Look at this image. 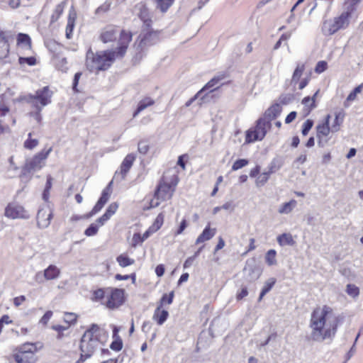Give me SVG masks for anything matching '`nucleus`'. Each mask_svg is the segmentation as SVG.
Wrapping results in <instances>:
<instances>
[{
	"label": "nucleus",
	"mask_w": 363,
	"mask_h": 363,
	"mask_svg": "<svg viewBox=\"0 0 363 363\" xmlns=\"http://www.w3.org/2000/svg\"><path fill=\"white\" fill-rule=\"evenodd\" d=\"M332 309L324 306L322 309L317 308L311 314L310 338L315 342H323L325 339H333L337 329L338 319L335 318L329 328H325L326 318Z\"/></svg>",
	"instance_id": "1"
},
{
	"label": "nucleus",
	"mask_w": 363,
	"mask_h": 363,
	"mask_svg": "<svg viewBox=\"0 0 363 363\" xmlns=\"http://www.w3.org/2000/svg\"><path fill=\"white\" fill-rule=\"evenodd\" d=\"M52 94L49 86H45L42 89H38L33 94L21 95L14 99V101L18 103L25 101L30 104L34 111L29 112L28 115L33 118L38 123L40 124L43 120L41 111L43 107L51 103Z\"/></svg>",
	"instance_id": "2"
},
{
	"label": "nucleus",
	"mask_w": 363,
	"mask_h": 363,
	"mask_svg": "<svg viewBox=\"0 0 363 363\" xmlns=\"http://www.w3.org/2000/svg\"><path fill=\"white\" fill-rule=\"evenodd\" d=\"M116 57V51L108 50L95 53L89 48L86 52L85 65L91 72L105 71L111 66Z\"/></svg>",
	"instance_id": "3"
},
{
	"label": "nucleus",
	"mask_w": 363,
	"mask_h": 363,
	"mask_svg": "<svg viewBox=\"0 0 363 363\" xmlns=\"http://www.w3.org/2000/svg\"><path fill=\"white\" fill-rule=\"evenodd\" d=\"M160 31H155L150 28H143L134 45L137 51L136 58L141 59L143 52L160 41Z\"/></svg>",
	"instance_id": "4"
},
{
	"label": "nucleus",
	"mask_w": 363,
	"mask_h": 363,
	"mask_svg": "<svg viewBox=\"0 0 363 363\" xmlns=\"http://www.w3.org/2000/svg\"><path fill=\"white\" fill-rule=\"evenodd\" d=\"M271 128L272 123L266 121L264 118L260 117L256 121L255 127L246 131L245 142L250 143L257 140H262Z\"/></svg>",
	"instance_id": "5"
},
{
	"label": "nucleus",
	"mask_w": 363,
	"mask_h": 363,
	"mask_svg": "<svg viewBox=\"0 0 363 363\" xmlns=\"http://www.w3.org/2000/svg\"><path fill=\"white\" fill-rule=\"evenodd\" d=\"M111 291L110 296L106 302V307L109 309H115L122 306L125 302V290L118 288H107Z\"/></svg>",
	"instance_id": "6"
},
{
	"label": "nucleus",
	"mask_w": 363,
	"mask_h": 363,
	"mask_svg": "<svg viewBox=\"0 0 363 363\" xmlns=\"http://www.w3.org/2000/svg\"><path fill=\"white\" fill-rule=\"evenodd\" d=\"M100 342L99 335H96L95 337L83 335L80 340L79 350L82 353L90 354L92 356L95 350L99 347Z\"/></svg>",
	"instance_id": "7"
},
{
	"label": "nucleus",
	"mask_w": 363,
	"mask_h": 363,
	"mask_svg": "<svg viewBox=\"0 0 363 363\" xmlns=\"http://www.w3.org/2000/svg\"><path fill=\"white\" fill-rule=\"evenodd\" d=\"M53 213L52 209L48 206H45L38 209L36 220L37 225L40 228H46L49 226Z\"/></svg>",
	"instance_id": "8"
},
{
	"label": "nucleus",
	"mask_w": 363,
	"mask_h": 363,
	"mask_svg": "<svg viewBox=\"0 0 363 363\" xmlns=\"http://www.w3.org/2000/svg\"><path fill=\"white\" fill-rule=\"evenodd\" d=\"M135 160V156L134 154H128L124 158L123 161L121 164L120 172H116L113 177V179H116L118 182H121L125 179L127 173L129 172L130 169L133 164V162Z\"/></svg>",
	"instance_id": "9"
},
{
	"label": "nucleus",
	"mask_w": 363,
	"mask_h": 363,
	"mask_svg": "<svg viewBox=\"0 0 363 363\" xmlns=\"http://www.w3.org/2000/svg\"><path fill=\"white\" fill-rule=\"evenodd\" d=\"M132 33L129 31L122 30L118 40V47L114 50L116 56L122 57L126 52L130 42L132 40Z\"/></svg>",
	"instance_id": "10"
},
{
	"label": "nucleus",
	"mask_w": 363,
	"mask_h": 363,
	"mask_svg": "<svg viewBox=\"0 0 363 363\" xmlns=\"http://www.w3.org/2000/svg\"><path fill=\"white\" fill-rule=\"evenodd\" d=\"M135 10L138 11V16L143 22V28H150L152 26V19L146 5L143 3H139L135 6Z\"/></svg>",
	"instance_id": "11"
},
{
	"label": "nucleus",
	"mask_w": 363,
	"mask_h": 363,
	"mask_svg": "<svg viewBox=\"0 0 363 363\" xmlns=\"http://www.w3.org/2000/svg\"><path fill=\"white\" fill-rule=\"evenodd\" d=\"M167 298V294L162 295L160 305L155 310L152 319L157 322L159 325H162L167 319L169 316V312L167 310H161L164 301Z\"/></svg>",
	"instance_id": "12"
},
{
	"label": "nucleus",
	"mask_w": 363,
	"mask_h": 363,
	"mask_svg": "<svg viewBox=\"0 0 363 363\" xmlns=\"http://www.w3.org/2000/svg\"><path fill=\"white\" fill-rule=\"evenodd\" d=\"M174 191V189L172 187L170 184L164 183L158 185L155 191V195L158 198L166 200L172 198Z\"/></svg>",
	"instance_id": "13"
},
{
	"label": "nucleus",
	"mask_w": 363,
	"mask_h": 363,
	"mask_svg": "<svg viewBox=\"0 0 363 363\" xmlns=\"http://www.w3.org/2000/svg\"><path fill=\"white\" fill-rule=\"evenodd\" d=\"M282 111V107L280 106L279 104L275 103L272 104L271 106H269L264 112L263 116H262V118H264L266 121H269V123L272 122V121L276 119L277 117L279 116Z\"/></svg>",
	"instance_id": "14"
},
{
	"label": "nucleus",
	"mask_w": 363,
	"mask_h": 363,
	"mask_svg": "<svg viewBox=\"0 0 363 363\" xmlns=\"http://www.w3.org/2000/svg\"><path fill=\"white\" fill-rule=\"evenodd\" d=\"M119 30L114 26H107L104 28L100 35V39L104 43L115 40L118 36Z\"/></svg>",
	"instance_id": "15"
},
{
	"label": "nucleus",
	"mask_w": 363,
	"mask_h": 363,
	"mask_svg": "<svg viewBox=\"0 0 363 363\" xmlns=\"http://www.w3.org/2000/svg\"><path fill=\"white\" fill-rule=\"evenodd\" d=\"M360 0H346L344 4V11L342 13L350 19L356 16V11Z\"/></svg>",
	"instance_id": "16"
},
{
	"label": "nucleus",
	"mask_w": 363,
	"mask_h": 363,
	"mask_svg": "<svg viewBox=\"0 0 363 363\" xmlns=\"http://www.w3.org/2000/svg\"><path fill=\"white\" fill-rule=\"evenodd\" d=\"M14 359L17 363H35L36 357L33 352L18 351L14 354Z\"/></svg>",
	"instance_id": "17"
},
{
	"label": "nucleus",
	"mask_w": 363,
	"mask_h": 363,
	"mask_svg": "<svg viewBox=\"0 0 363 363\" xmlns=\"http://www.w3.org/2000/svg\"><path fill=\"white\" fill-rule=\"evenodd\" d=\"M23 208L18 205L9 204L5 209L6 216L11 218L23 217Z\"/></svg>",
	"instance_id": "18"
},
{
	"label": "nucleus",
	"mask_w": 363,
	"mask_h": 363,
	"mask_svg": "<svg viewBox=\"0 0 363 363\" xmlns=\"http://www.w3.org/2000/svg\"><path fill=\"white\" fill-rule=\"evenodd\" d=\"M216 229L210 228V225L208 224L203 230V232L199 235L196 240V244H200L205 241L211 240L216 234Z\"/></svg>",
	"instance_id": "19"
},
{
	"label": "nucleus",
	"mask_w": 363,
	"mask_h": 363,
	"mask_svg": "<svg viewBox=\"0 0 363 363\" xmlns=\"http://www.w3.org/2000/svg\"><path fill=\"white\" fill-rule=\"evenodd\" d=\"M336 25L335 21H325L322 26V31L325 35H331L340 30V28Z\"/></svg>",
	"instance_id": "20"
},
{
	"label": "nucleus",
	"mask_w": 363,
	"mask_h": 363,
	"mask_svg": "<svg viewBox=\"0 0 363 363\" xmlns=\"http://www.w3.org/2000/svg\"><path fill=\"white\" fill-rule=\"evenodd\" d=\"M60 274V269L54 264H50L44 270V277L46 280L57 279Z\"/></svg>",
	"instance_id": "21"
},
{
	"label": "nucleus",
	"mask_w": 363,
	"mask_h": 363,
	"mask_svg": "<svg viewBox=\"0 0 363 363\" xmlns=\"http://www.w3.org/2000/svg\"><path fill=\"white\" fill-rule=\"evenodd\" d=\"M243 271L245 273H247L250 277V281H255L257 279L261 273L257 267H256L254 264H251L249 262H247L246 266L245 267Z\"/></svg>",
	"instance_id": "22"
},
{
	"label": "nucleus",
	"mask_w": 363,
	"mask_h": 363,
	"mask_svg": "<svg viewBox=\"0 0 363 363\" xmlns=\"http://www.w3.org/2000/svg\"><path fill=\"white\" fill-rule=\"evenodd\" d=\"M41 162L38 157L35 156L33 157L30 160H28L26 162L23 171L26 172H30L32 171H35L36 169H39L41 168Z\"/></svg>",
	"instance_id": "23"
},
{
	"label": "nucleus",
	"mask_w": 363,
	"mask_h": 363,
	"mask_svg": "<svg viewBox=\"0 0 363 363\" xmlns=\"http://www.w3.org/2000/svg\"><path fill=\"white\" fill-rule=\"evenodd\" d=\"M155 104L153 99L150 97H146L139 101L136 110L133 113V117H136L144 109Z\"/></svg>",
	"instance_id": "24"
},
{
	"label": "nucleus",
	"mask_w": 363,
	"mask_h": 363,
	"mask_svg": "<svg viewBox=\"0 0 363 363\" xmlns=\"http://www.w3.org/2000/svg\"><path fill=\"white\" fill-rule=\"evenodd\" d=\"M228 77V74L225 72L218 73L214 77H213L203 87L204 90L213 88L220 81L225 79Z\"/></svg>",
	"instance_id": "25"
},
{
	"label": "nucleus",
	"mask_w": 363,
	"mask_h": 363,
	"mask_svg": "<svg viewBox=\"0 0 363 363\" xmlns=\"http://www.w3.org/2000/svg\"><path fill=\"white\" fill-rule=\"evenodd\" d=\"M284 164V160L281 157H274L268 167V172L270 174L278 171Z\"/></svg>",
	"instance_id": "26"
},
{
	"label": "nucleus",
	"mask_w": 363,
	"mask_h": 363,
	"mask_svg": "<svg viewBox=\"0 0 363 363\" xmlns=\"http://www.w3.org/2000/svg\"><path fill=\"white\" fill-rule=\"evenodd\" d=\"M277 242L281 246H293L295 241L290 233H283L277 237Z\"/></svg>",
	"instance_id": "27"
},
{
	"label": "nucleus",
	"mask_w": 363,
	"mask_h": 363,
	"mask_svg": "<svg viewBox=\"0 0 363 363\" xmlns=\"http://www.w3.org/2000/svg\"><path fill=\"white\" fill-rule=\"evenodd\" d=\"M108 201V194L106 193V191H105L104 192L101 193V195L99 199L98 200L97 203L92 208V210H91L92 213L96 214L98 212H99L102 209L104 206L107 203Z\"/></svg>",
	"instance_id": "28"
},
{
	"label": "nucleus",
	"mask_w": 363,
	"mask_h": 363,
	"mask_svg": "<svg viewBox=\"0 0 363 363\" xmlns=\"http://www.w3.org/2000/svg\"><path fill=\"white\" fill-rule=\"evenodd\" d=\"M102 333H105V331L101 330L97 324L93 323L83 335L91 337H95L96 335H99V337L100 338Z\"/></svg>",
	"instance_id": "29"
},
{
	"label": "nucleus",
	"mask_w": 363,
	"mask_h": 363,
	"mask_svg": "<svg viewBox=\"0 0 363 363\" xmlns=\"http://www.w3.org/2000/svg\"><path fill=\"white\" fill-rule=\"evenodd\" d=\"M277 280L275 278H269V279H267L265 283H264V285L263 286V288L262 289V291L259 294V298L258 300L259 301H261L262 299V298L268 293L271 291V289H272V287L274 286V285L275 284Z\"/></svg>",
	"instance_id": "30"
},
{
	"label": "nucleus",
	"mask_w": 363,
	"mask_h": 363,
	"mask_svg": "<svg viewBox=\"0 0 363 363\" xmlns=\"http://www.w3.org/2000/svg\"><path fill=\"white\" fill-rule=\"evenodd\" d=\"M345 117L343 111H337L335 113V120L331 126L332 132H337L340 130V126L342 123Z\"/></svg>",
	"instance_id": "31"
},
{
	"label": "nucleus",
	"mask_w": 363,
	"mask_h": 363,
	"mask_svg": "<svg viewBox=\"0 0 363 363\" xmlns=\"http://www.w3.org/2000/svg\"><path fill=\"white\" fill-rule=\"evenodd\" d=\"M17 43L18 45H24L26 49L31 48V39L28 34L18 33L17 36Z\"/></svg>",
	"instance_id": "32"
},
{
	"label": "nucleus",
	"mask_w": 363,
	"mask_h": 363,
	"mask_svg": "<svg viewBox=\"0 0 363 363\" xmlns=\"http://www.w3.org/2000/svg\"><path fill=\"white\" fill-rule=\"evenodd\" d=\"M116 261L121 267H126L135 263L133 259L130 258L126 255L121 254L116 257Z\"/></svg>",
	"instance_id": "33"
},
{
	"label": "nucleus",
	"mask_w": 363,
	"mask_h": 363,
	"mask_svg": "<svg viewBox=\"0 0 363 363\" xmlns=\"http://www.w3.org/2000/svg\"><path fill=\"white\" fill-rule=\"evenodd\" d=\"M65 3L61 2L55 6V9L50 18V23L56 22L63 13Z\"/></svg>",
	"instance_id": "34"
},
{
	"label": "nucleus",
	"mask_w": 363,
	"mask_h": 363,
	"mask_svg": "<svg viewBox=\"0 0 363 363\" xmlns=\"http://www.w3.org/2000/svg\"><path fill=\"white\" fill-rule=\"evenodd\" d=\"M296 205V201L294 199L291 200L289 202L283 203L279 208V213L288 214L293 210L294 207Z\"/></svg>",
	"instance_id": "35"
},
{
	"label": "nucleus",
	"mask_w": 363,
	"mask_h": 363,
	"mask_svg": "<svg viewBox=\"0 0 363 363\" xmlns=\"http://www.w3.org/2000/svg\"><path fill=\"white\" fill-rule=\"evenodd\" d=\"M10 38L0 40V59L6 58L9 53V40Z\"/></svg>",
	"instance_id": "36"
},
{
	"label": "nucleus",
	"mask_w": 363,
	"mask_h": 363,
	"mask_svg": "<svg viewBox=\"0 0 363 363\" xmlns=\"http://www.w3.org/2000/svg\"><path fill=\"white\" fill-rule=\"evenodd\" d=\"M174 0H156V7L162 13L166 12L173 4Z\"/></svg>",
	"instance_id": "37"
},
{
	"label": "nucleus",
	"mask_w": 363,
	"mask_h": 363,
	"mask_svg": "<svg viewBox=\"0 0 363 363\" xmlns=\"http://www.w3.org/2000/svg\"><path fill=\"white\" fill-rule=\"evenodd\" d=\"M334 20L335 21L336 25L338 26L337 27L340 28V29H342L347 27L350 19L342 13L340 16L335 18Z\"/></svg>",
	"instance_id": "38"
},
{
	"label": "nucleus",
	"mask_w": 363,
	"mask_h": 363,
	"mask_svg": "<svg viewBox=\"0 0 363 363\" xmlns=\"http://www.w3.org/2000/svg\"><path fill=\"white\" fill-rule=\"evenodd\" d=\"M164 216L162 213H160L156 217L153 224L150 226V230L157 231L162 225L164 223Z\"/></svg>",
	"instance_id": "39"
},
{
	"label": "nucleus",
	"mask_w": 363,
	"mask_h": 363,
	"mask_svg": "<svg viewBox=\"0 0 363 363\" xmlns=\"http://www.w3.org/2000/svg\"><path fill=\"white\" fill-rule=\"evenodd\" d=\"M317 135L316 137L325 136L328 137L331 131V127L326 125L319 124L316 126Z\"/></svg>",
	"instance_id": "40"
},
{
	"label": "nucleus",
	"mask_w": 363,
	"mask_h": 363,
	"mask_svg": "<svg viewBox=\"0 0 363 363\" xmlns=\"http://www.w3.org/2000/svg\"><path fill=\"white\" fill-rule=\"evenodd\" d=\"M277 252L275 250H269L265 256V261L269 266H272L277 264L276 260Z\"/></svg>",
	"instance_id": "41"
},
{
	"label": "nucleus",
	"mask_w": 363,
	"mask_h": 363,
	"mask_svg": "<svg viewBox=\"0 0 363 363\" xmlns=\"http://www.w3.org/2000/svg\"><path fill=\"white\" fill-rule=\"evenodd\" d=\"M78 315L74 313L65 312L64 314V321L70 325H75Z\"/></svg>",
	"instance_id": "42"
},
{
	"label": "nucleus",
	"mask_w": 363,
	"mask_h": 363,
	"mask_svg": "<svg viewBox=\"0 0 363 363\" xmlns=\"http://www.w3.org/2000/svg\"><path fill=\"white\" fill-rule=\"evenodd\" d=\"M303 70H304L303 65H298L296 67V68L295 69V70L294 72L293 76H292L291 83L296 84L298 82Z\"/></svg>",
	"instance_id": "43"
},
{
	"label": "nucleus",
	"mask_w": 363,
	"mask_h": 363,
	"mask_svg": "<svg viewBox=\"0 0 363 363\" xmlns=\"http://www.w3.org/2000/svg\"><path fill=\"white\" fill-rule=\"evenodd\" d=\"M111 4V1L106 0L102 5L96 9L95 13L99 15L108 12L110 10Z\"/></svg>",
	"instance_id": "44"
},
{
	"label": "nucleus",
	"mask_w": 363,
	"mask_h": 363,
	"mask_svg": "<svg viewBox=\"0 0 363 363\" xmlns=\"http://www.w3.org/2000/svg\"><path fill=\"white\" fill-rule=\"evenodd\" d=\"M113 341L110 345V348L116 352H119L123 348V340L121 337L113 338Z\"/></svg>",
	"instance_id": "45"
},
{
	"label": "nucleus",
	"mask_w": 363,
	"mask_h": 363,
	"mask_svg": "<svg viewBox=\"0 0 363 363\" xmlns=\"http://www.w3.org/2000/svg\"><path fill=\"white\" fill-rule=\"evenodd\" d=\"M51 328L57 332V339L62 340L65 336L63 331L67 330L69 328V325L63 326L60 325H53Z\"/></svg>",
	"instance_id": "46"
},
{
	"label": "nucleus",
	"mask_w": 363,
	"mask_h": 363,
	"mask_svg": "<svg viewBox=\"0 0 363 363\" xmlns=\"http://www.w3.org/2000/svg\"><path fill=\"white\" fill-rule=\"evenodd\" d=\"M363 89V83L356 86L347 96V101H352L356 99L357 94L361 93Z\"/></svg>",
	"instance_id": "47"
},
{
	"label": "nucleus",
	"mask_w": 363,
	"mask_h": 363,
	"mask_svg": "<svg viewBox=\"0 0 363 363\" xmlns=\"http://www.w3.org/2000/svg\"><path fill=\"white\" fill-rule=\"evenodd\" d=\"M249 161L247 159H238L233 163L232 166V170L237 171L247 165Z\"/></svg>",
	"instance_id": "48"
},
{
	"label": "nucleus",
	"mask_w": 363,
	"mask_h": 363,
	"mask_svg": "<svg viewBox=\"0 0 363 363\" xmlns=\"http://www.w3.org/2000/svg\"><path fill=\"white\" fill-rule=\"evenodd\" d=\"M150 149L147 140H142L138 143V150L140 153L145 155Z\"/></svg>",
	"instance_id": "49"
},
{
	"label": "nucleus",
	"mask_w": 363,
	"mask_h": 363,
	"mask_svg": "<svg viewBox=\"0 0 363 363\" xmlns=\"http://www.w3.org/2000/svg\"><path fill=\"white\" fill-rule=\"evenodd\" d=\"M99 230V225L96 223H91L84 231V234L88 236L95 235Z\"/></svg>",
	"instance_id": "50"
},
{
	"label": "nucleus",
	"mask_w": 363,
	"mask_h": 363,
	"mask_svg": "<svg viewBox=\"0 0 363 363\" xmlns=\"http://www.w3.org/2000/svg\"><path fill=\"white\" fill-rule=\"evenodd\" d=\"M347 293L352 297H357L359 294V289L354 284H349L347 285Z\"/></svg>",
	"instance_id": "51"
},
{
	"label": "nucleus",
	"mask_w": 363,
	"mask_h": 363,
	"mask_svg": "<svg viewBox=\"0 0 363 363\" xmlns=\"http://www.w3.org/2000/svg\"><path fill=\"white\" fill-rule=\"evenodd\" d=\"M18 351H22L25 352H33V354H35V352L37 351V348L35 344L26 343L21 346Z\"/></svg>",
	"instance_id": "52"
},
{
	"label": "nucleus",
	"mask_w": 363,
	"mask_h": 363,
	"mask_svg": "<svg viewBox=\"0 0 363 363\" xmlns=\"http://www.w3.org/2000/svg\"><path fill=\"white\" fill-rule=\"evenodd\" d=\"M270 173L268 172H263L262 174H260L258 178L257 179L256 184L257 186H263L265 184V183L268 181Z\"/></svg>",
	"instance_id": "53"
},
{
	"label": "nucleus",
	"mask_w": 363,
	"mask_h": 363,
	"mask_svg": "<svg viewBox=\"0 0 363 363\" xmlns=\"http://www.w3.org/2000/svg\"><path fill=\"white\" fill-rule=\"evenodd\" d=\"M313 125V121L311 119H307L303 124L301 133L303 135H307Z\"/></svg>",
	"instance_id": "54"
},
{
	"label": "nucleus",
	"mask_w": 363,
	"mask_h": 363,
	"mask_svg": "<svg viewBox=\"0 0 363 363\" xmlns=\"http://www.w3.org/2000/svg\"><path fill=\"white\" fill-rule=\"evenodd\" d=\"M18 62L22 64H27L30 66H33L36 64V59L34 57H20L18 58Z\"/></svg>",
	"instance_id": "55"
},
{
	"label": "nucleus",
	"mask_w": 363,
	"mask_h": 363,
	"mask_svg": "<svg viewBox=\"0 0 363 363\" xmlns=\"http://www.w3.org/2000/svg\"><path fill=\"white\" fill-rule=\"evenodd\" d=\"M118 208V205L117 203L113 202L111 203L108 208L106 210V212L104 213L106 215H107L109 218H111L117 211Z\"/></svg>",
	"instance_id": "56"
},
{
	"label": "nucleus",
	"mask_w": 363,
	"mask_h": 363,
	"mask_svg": "<svg viewBox=\"0 0 363 363\" xmlns=\"http://www.w3.org/2000/svg\"><path fill=\"white\" fill-rule=\"evenodd\" d=\"M319 93V90L316 91L312 97H311V102L310 104L309 107L306 109V113H305V116L310 114L311 111L316 107L315 104V99Z\"/></svg>",
	"instance_id": "57"
},
{
	"label": "nucleus",
	"mask_w": 363,
	"mask_h": 363,
	"mask_svg": "<svg viewBox=\"0 0 363 363\" xmlns=\"http://www.w3.org/2000/svg\"><path fill=\"white\" fill-rule=\"evenodd\" d=\"M291 35V33L282 34L279 40L275 43L274 46V50L279 49L281 47L282 41L288 40L290 38Z\"/></svg>",
	"instance_id": "58"
},
{
	"label": "nucleus",
	"mask_w": 363,
	"mask_h": 363,
	"mask_svg": "<svg viewBox=\"0 0 363 363\" xmlns=\"http://www.w3.org/2000/svg\"><path fill=\"white\" fill-rule=\"evenodd\" d=\"M328 64L325 61H319L315 67L316 73H322L327 69Z\"/></svg>",
	"instance_id": "59"
},
{
	"label": "nucleus",
	"mask_w": 363,
	"mask_h": 363,
	"mask_svg": "<svg viewBox=\"0 0 363 363\" xmlns=\"http://www.w3.org/2000/svg\"><path fill=\"white\" fill-rule=\"evenodd\" d=\"M105 290L104 289H99L97 290H95L94 291V301H101L102 300L105 296Z\"/></svg>",
	"instance_id": "60"
},
{
	"label": "nucleus",
	"mask_w": 363,
	"mask_h": 363,
	"mask_svg": "<svg viewBox=\"0 0 363 363\" xmlns=\"http://www.w3.org/2000/svg\"><path fill=\"white\" fill-rule=\"evenodd\" d=\"M52 151V147H50L49 149H48L47 150H43L42 151H40L39 153H38L35 157L38 158V160L40 161V162H43L44 160H45L48 156L49 155V154Z\"/></svg>",
	"instance_id": "61"
},
{
	"label": "nucleus",
	"mask_w": 363,
	"mask_h": 363,
	"mask_svg": "<svg viewBox=\"0 0 363 363\" xmlns=\"http://www.w3.org/2000/svg\"><path fill=\"white\" fill-rule=\"evenodd\" d=\"M38 141L36 139H28L24 143V147L27 149L32 150L36 147Z\"/></svg>",
	"instance_id": "62"
},
{
	"label": "nucleus",
	"mask_w": 363,
	"mask_h": 363,
	"mask_svg": "<svg viewBox=\"0 0 363 363\" xmlns=\"http://www.w3.org/2000/svg\"><path fill=\"white\" fill-rule=\"evenodd\" d=\"M293 99L291 94H281L279 97L280 103L284 105L289 104Z\"/></svg>",
	"instance_id": "63"
},
{
	"label": "nucleus",
	"mask_w": 363,
	"mask_h": 363,
	"mask_svg": "<svg viewBox=\"0 0 363 363\" xmlns=\"http://www.w3.org/2000/svg\"><path fill=\"white\" fill-rule=\"evenodd\" d=\"M52 315V311H48L45 313V314L43 315L41 319L40 320V323L43 325H47L50 319L51 318Z\"/></svg>",
	"instance_id": "64"
}]
</instances>
